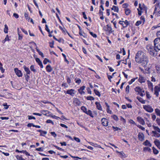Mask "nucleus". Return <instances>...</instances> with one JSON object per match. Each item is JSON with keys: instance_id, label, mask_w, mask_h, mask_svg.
<instances>
[{"instance_id": "32", "label": "nucleus", "mask_w": 160, "mask_h": 160, "mask_svg": "<svg viewBox=\"0 0 160 160\" xmlns=\"http://www.w3.org/2000/svg\"><path fill=\"white\" fill-rule=\"evenodd\" d=\"M23 68L27 75L30 74L31 72L28 68H27L26 66H23Z\"/></svg>"}, {"instance_id": "55", "label": "nucleus", "mask_w": 160, "mask_h": 160, "mask_svg": "<svg viewBox=\"0 0 160 160\" xmlns=\"http://www.w3.org/2000/svg\"><path fill=\"white\" fill-rule=\"evenodd\" d=\"M120 120L123 122V124H125L126 123L125 119L122 116H120Z\"/></svg>"}, {"instance_id": "34", "label": "nucleus", "mask_w": 160, "mask_h": 160, "mask_svg": "<svg viewBox=\"0 0 160 160\" xmlns=\"http://www.w3.org/2000/svg\"><path fill=\"white\" fill-rule=\"evenodd\" d=\"M154 110L156 115L160 117V110L158 108H156Z\"/></svg>"}, {"instance_id": "19", "label": "nucleus", "mask_w": 160, "mask_h": 160, "mask_svg": "<svg viewBox=\"0 0 160 160\" xmlns=\"http://www.w3.org/2000/svg\"><path fill=\"white\" fill-rule=\"evenodd\" d=\"M152 133L153 134V135H152V136L157 138L160 137V134L159 133L156 132V131H152Z\"/></svg>"}, {"instance_id": "22", "label": "nucleus", "mask_w": 160, "mask_h": 160, "mask_svg": "<svg viewBox=\"0 0 160 160\" xmlns=\"http://www.w3.org/2000/svg\"><path fill=\"white\" fill-rule=\"evenodd\" d=\"M154 142L155 144V145L159 149H160V141L157 139H156Z\"/></svg>"}, {"instance_id": "5", "label": "nucleus", "mask_w": 160, "mask_h": 160, "mask_svg": "<svg viewBox=\"0 0 160 160\" xmlns=\"http://www.w3.org/2000/svg\"><path fill=\"white\" fill-rule=\"evenodd\" d=\"M154 46L155 48L160 50V39L156 38L154 40Z\"/></svg>"}, {"instance_id": "1", "label": "nucleus", "mask_w": 160, "mask_h": 160, "mask_svg": "<svg viewBox=\"0 0 160 160\" xmlns=\"http://www.w3.org/2000/svg\"><path fill=\"white\" fill-rule=\"evenodd\" d=\"M136 62L141 64L143 67H146L149 62V58L146 54L141 50L138 51L135 58Z\"/></svg>"}, {"instance_id": "54", "label": "nucleus", "mask_w": 160, "mask_h": 160, "mask_svg": "<svg viewBox=\"0 0 160 160\" xmlns=\"http://www.w3.org/2000/svg\"><path fill=\"white\" fill-rule=\"evenodd\" d=\"M128 6V4L127 3H125L122 4V7L125 9L127 8Z\"/></svg>"}, {"instance_id": "6", "label": "nucleus", "mask_w": 160, "mask_h": 160, "mask_svg": "<svg viewBox=\"0 0 160 160\" xmlns=\"http://www.w3.org/2000/svg\"><path fill=\"white\" fill-rule=\"evenodd\" d=\"M155 8H154V11L153 13V14H155V16L156 17H158L160 16V10L157 12L158 9L160 8L159 3H156L155 5Z\"/></svg>"}, {"instance_id": "9", "label": "nucleus", "mask_w": 160, "mask_h": 160, "mask_svg": "<svg viewBox=\"0 0 160 160\" xmlns=\"http://www.w3.org/2000/svg\"><path fill=\"white\" fill-rule=\"evenodd\" d=\"M101 124L103 126L107 127L108 126L109 123L108 120L105 118H102L101 120Z\"/></svg>"}, {"instance_id": "41", "label": "nucleus", "mask_w": 160, "mask_h": 160, "mask_svg": "<svg viewBox=\"0 0 160 160\" xmlns=\"http://www.w3.org/2000/svg\"><path fill=\"white\" fill-rule=\"evenodd\" d=\"M91 71H92L94 72L93 74L96 78L98 79H99L100 78V77L94 71L91 69Z\"/></svg>"}, {"instance_id": "26", "label": "nucleus", "mask_w": 160, "mask_h": 160, "mask_svg": "<svg viewBox=\"0 0 160 160\" xmlns=\"http://www.w3.org/2000/svg\"><path fill=\"white\" fill-rule=\"evenodd\" d=\"M15 151L17 152H20V153H25L26 155L30 156V154L27 152L26 151L22 150L19 151L17 149Z\"/></svg>"}, {"instance_id": "24", "label": "nucleus", "mask_w": 160, "mask_h": 160, "mask_svg": "<svg viewBox=\"0 0 160 160\" xmlns=\"http://www.w3.org/2000/svg\"><path fill=\"white\" fill-rule=\"evenodd\" d=\"M111 10L117 12H118L119 11L118 7L114 5L112 6V7L111 8Z\"/></svg>"}, {"instance_id": "46", "label": "nucleus", "mask_w": 160, "mask_h": 160, "mask_svg": "<svg viewBox=\"0 0 160 160\" xmlns=\"http://www.w3.org/2000/svg\"><path fill=\"white\" fill-rule=\"evenodd\" d=\"M116 72H114L112 73V75H108V78L110 82H111V79L112 78L113 76L116 73Z\"/></svg>"}, {"instance_id": "8", "label": "nucleus", "mask_w": 160, "mask_h": 160, "mask_svg": "<svg viewBox=\"0 0 160 160\" xmlns=\"http://www.w3.org/2000/svg\"><path fill=\"white\" fill-rule=\"evenodd\" d=\"M153 91H154V94L156 97H158L159 95V92H160V84L155 86Z\"/></svg>"}, {"instance_id": "14", "label": "nucleus", "mask_w": 160, "mask_h": 160, "mask_svg": "<svg viewBox=\"0 0 160 160\" xmlns=\"http://www.w3.org/2000/svg\"><path fill=\"white\" fill-rule=\"evenodd\" d=\"M14 71L16 75L18 77H21L22 76V72L20 70H18V68H15Z\"/></svg>"}, {"instance_id": "2", "label": "nucleus", "mask_w": 160, "mask_h": 160, "mask_svg": "<svg viewBox=\"0 0 160 160\" xmlns=\"http://www.w3.org/2000/svg\"><path fill=\"white\" fill-rule=\"evenodd\" d=\"M146 49L150 55L152 56L155 57L157 55V51L152 44H148L146 46Z\"/></svg>"}, {"instance_id": "4", "label": "nucleus", "mask_w": 160, "mask_h": 160, "mask_svg": "<svg viewBox=\"0 0 160 160\" xmlns=\"http://www.w3.org/2000/svg\"><path fill=\"white\" fill-rule=\"evenodd\" d=\"M135 91L136 92H137V94L139 95L141 97H143L145 95V90L143 88H141L139 86L136 87L135 88Z\"/></svg>"}, {"instance_id": "37", "label": "nucleus", "mask_w": 160, "mask_h": 160, "mask_svg": "<svg viewBox=\"0 0 160 160\" xmlns=\"http://www.w3.org/2000/svg\"><path fill=\"white\" fill-rule=\"evenodd\" d=\"M38 132H41V134H40V135L41 136H44V135H43L42 133H44V134H46L47 133V132L46 131H42L41 130H40V129H39V130H37V131Z\"/></svg>"}, {"instance_id": "21", "label": "nucleus", "mask_w": 160, "mask_h": 160, "mask_svg": "<svg viewBox=\"0 0 160 160\" xmlns=\"http://www.w3.org/2000/svg\"><path fill=\"white\" fill-rule=\"evenodd\" d=\"M36 62L38 63L41 68H43L42 63L40 60L38 58H36L35 59Z\"/></svg>"}, {"instance_id": "59", "label": "nucleus", "mask_w": 160, "mask_h": 160, "mask_svg": "<svg viewBox=\"0 0 160 160\" xmlns=\"http://www.w3.org/2000/svg\"><path fill=\"white\" fill-rule=\"evenodd\" d=\"M62 55L64 58V59L65 62H66L68 64L69 63V61L67 59L66 55L63 53H62Z\"/></svg>"}, {"instance_id": "16", "label": "nucleus", "mask_w": 160, "mask_h": 160, "mask_svg": "<svg viewBox=\"0 0 160 160\" xmlns=\"http://www.w3.org/2000/svg\"><path fill=\"white\" fill-rule=\"evenodd\" d=\"M142 144L146 146L151 147L152 144L148 140H146L145 141L142 143Z\"/></svg>"}, {"instance_id": "12", "label": "nucleus", "mask_w": 160, "mask_h": 160, "mask_svg": "<svg viewBox=\"0 0 160 160\" xmlns=\"http://www.w3.org/2000/svg\"><path fill=\"white\" fill-rule=\"evenodd\" d=\"M137 121L142 125L145 124V122L144 119L141 117L138 116L137 118Z\"/></svg>"}, {"instance_id": "3", "label": "nucleus", "mask_w": 160, "mask_h": 160, "mask_svg": "<svg viewBox=\"0 0 160 160\" xmlns=\"http://www.w3.org/2000/svg\"><path fill=\"white\" fill-rule=\"evenodd\" d=\"M103 30L105 32L106 34L109 35L113 32L114 30H113L111 24H108L105 26L103 28Z\"/></svg>"}, {"instance_id": "33", "label": "nucleus", "mask_w": 160, "mask_h": 160, "mask_svg": "<svg viewBox=\"0 0 160 160\" xmlns=\"http://www.w3.org/2000/svg\"><path fill=\"white\" fill-rule=\"evenodd\" d=\"M152 127L153 129L155 130V131H156V132L160 133V129L158 126L153 125Z\"/></svg>"}, {"instance_id": "27", "label": "nucleus", "mask_w": 160, "mask_h": 160, "mask_svg": "<svg viewBox=\"0 0 160 160\" xmlns=\"http://www.w3.org/2000/svg\"><path fill=\"white\" fill-rule=\"evenodd\" d=\"M117 152L119 153V155H120V157L121 158H125L127 157L126 154H125L123 151H117Z\"/></svg>"}, {"instance_id": "43", "label": "nucleus", "mask_w": 160, "mask_h": 160, "mask_svg": "<svg viewBox=\"0 0 160 160\" xmlns=\"http://www.w3.org/2000/svg\"><path fill=\"white\" fill-rule=\"evenodd\" d=\"M160 27V22L157 25L153 26L151 28L152 30H154L155 29L157 28H158Z\"/></svg>"}, {"instance_id": "15", "label": "nucleus", "mask_w": 160, "mask_h": 160, "mask_svg": "<svg viewBox=\"0 0 160 160\" xmlns=\"http://www.w3.org/2000/svg\"><path fill=\"white\" fill-rule=\"evenodd\" d=\"M138 80L139 82L141 83L145 82L146 81L144 78L141 75H139V77Z\"/></svg>"}, {"instance_id": "56", "label": "nucleus", "mask_w": 160, "mask_h": 160, "mask_svg": "<svg viewBox=\"0 0 160 160\" xmlns=\"http://www.w3.org/2000/svg\"><path fill=\"white\" fill-rule=\"evenodd\" d=\"M146 119H147V125L148 126V127H151L152 126V124L149 121V120H148L147 119V118H146Z\"/></svg>"}, {"instance_id": "50", "label": "nucleus", "mask_w": 160, "mask_h": 160, "mask_svg": "<svg viewBox=\"0 0 160 160\" xmlns=\"http://www.w3.org/2000/svg\"><path fill=\"white\" fill-rule=\"evenodd\" d=\"M47 62H51L47 58H45L43 61L44 64H46Z\"/></svg>"}, {"instance_id": "28", "label": "nucleus", "mask_w": 160, "mask_h": 160, "mask_svg": "<svg viewBox=\"0 0 160 160\" xmlns=\"http://www.w3.org/2000/svg\"><path fill=\"white\" fill-rule=\"evenodd\" d=\"M136 98L138 100V101L142 104L145 103V100H143L142 98L140 97L137 96Z\"/></svg>"}, {"instance_id": "20", "label": "nucleus", "mask_w": 160, "mask_h": 160, "mask_svg": "<svg viewBox=\"0 0 160 160\" xmlns=\"http://www.w3.org/2000/svg\"><path fill=\"white\" fill-rule=\"evenodd\" d=\"M81 109L84 112L90 115V110H89L88 112H87V108L84 106L82 107Z\"/></svg>"}, {"instance_id": "17", "label": "nucleus", "mask_w": 160, "mask_h": 160, "mask_svg": "<svg viewBox=\"0 0 160 160\" xmlns=\"http://www.w3.org/2000/svg\"><path fill=\"white\" fill-rule=\"evenodd\" d=\"M73 102L74 104L76 106H79L81 103L80 100L77 98L73 99Z\"/></svg>"}, {"instance_id": "44", "label": "nucleus", "mask_w": 160, "mask_h": 160, "mask_svg": "<svg viewBox=\"0 0 160 160\" xmlns=\"http://www.w3.org/2000/svg\"><path fill=\"white\" fill-rule=\"evenodd\" d=\"M112 118L116 121H118V116L116 115H113L111 116Z\"/></svg>"}, {"instance_id": "62", "label": "nucleus", "mask_w": 160, "mask_h": 160, "mask_svg": "<svg viewBox=\"0 0 160 160\" xmlns=\"http://www.w3.org/2000/svg\"><path fill=\"white\" fill-rule=\"evenodd\" d=\"M91 35L94 38H96L97 37V36L96 34L93 33L92 32H91Z\"/></svg>"}, {"instance_id": "36", "label": "nucleus", "mask_w": 160, "mask_h": 160, "mask_svg": "<svg viewBox=\"0 0 160 160\" xmlns=\"http://www.w3.org/2000/svg\"><path fill=\"white\" fill-rule=\"evenodd\" d=\"M138 79V77H137L136 78H133L131 80L129 81L128 82V83L129 85L132 84L133 82L135 81Z\"/></svg>"}, {"instance_id": "61", "label": "nucleus", "mask_w": 160, "mask_h": 160, "mask_svg": "<svg viewBox=\"0 0 160 160\" xmlns=\"http://www.w3.org/2000/svg\"><path fill=\"white\" fill-rule=\"evenodd\" d=\"M24 16L26 19L29 21L30 19V18L28 16V14L27 13H25L24 14Z\"/></svg>"}, {"instance_id": "45", "label": "nucleus", "mask_w": 160, "mask_h": 160, "mask_svg": "<svg viewBox=\"0 0 160 160\" xmlns=\"http://www.w3.org/2000/svg\"><path fill=\"white\" fill-rule=\"evenodd\" d=\"M8 26L6 24H5L4 25V31L6 33H7L8 32Z\"/></svg>"}, {"instance_id": "29", "label": "nucleus", "mask_w": 160, "mask_h": 160, "mask_svg": "<svg viewBox=\"0 0 160 160\" xmlns=\"http://www.w3.org/2000/svg\"><path fill=\"white\" fill-rule=\"evenodd\" d=\"M124 10L125 14L127 16L129 15L131 13V11L129 8L125 9Z\"/></svg>"}, {"instance_id": "11", "label": "nucleus", "mask_w": 160, "mask_h": 160, "mask_svg": "<svg viewBox=\"0 0 160 160\" xmlns=\"http://www.w3.org/2000/svg\"><path fill=\"white\" fill-rule=\"evenodd\" d=\"M148 88L152 92L153 91V85L152 83L150 81H147Z\"/></svg>"}, {"instance_id": "25", "label": "nucleus", "mask_w": 160, "mask_h": 160, "mask_svg": "<svg viewBox=\"0 0 160 160\" xmlns=\"http://www.w3.org/2000/svg\"><path fill=\"white\" fill-rule=\"evenodd\" d=\"M95 103L96 105L97 108L99 110H102V108L100 102H96Z\"/></svg>"}, {"instance_id": "49", "label": "nucleus", "mask_w": 160, "mask_h": 160, "mask_svg": "<svg viewBox=\"0 0 160 160\" xmlns=\"http://www.w3.org/2000/svg\"><path fill=\"white\" fill-rule=\"evenodd\" d=\"M147 98L148 99H150L151 98V96H150L149 94V92H148L146 91V92Z\"/></svg>"}, {"instance_id": "13", "label": "nucleus", "mask_w": 160, "mask_h": 160, "mask_svg": "<svg viewBox=\"0 0 160 160\" xmlns=\"http://www.w3.org/2000/svg\"><path fill=\"white\" fill-rule=\"evenodd\" d=\"M138 140L142 142L144 140V134L142 132H139L138 135Z\"/></svg>"}, {"instance_id": "47", "label": "nucleus", "mask_w": 160, "mask_h": 160, "mask_svg": "<svg viewBox=\"0 0 160 160\" xmlns=\"http://www.w3.org/2000/svg\"><path fill=\"white\" fill-rule=\"evenodd\" d=\"M98 14L99 16H100V18L101 20H103L104 18V17L103 16V13L101 12L100 11V13H98Z\"/></svg>"}, {"instance_id": "48", "label": "nucleus", "mask_w": 160, "mask_h": 160, "mask_svg": "<svg viewBox=\"0 0 160 160\" xmlns=\"http://www.w3.org/2000/svg\"><path fill=\"white\" fill-rule=\"evenodd\" d=\"M129 89H130V87L129 85H128L127 86V87L125 89V92L126 93L128 94L129 92Z\"/></svg>"}, {"instance_id": "57", "label": "nucleus", "mask_w": 160, "mask_h": 160, "mask_svg": "<svg viewBox=\"0 0 160 160\" xmlns=\"http://www.w3.org/2000/svg\"><path fill=\"white\" fill-rule=\"evenodd\" d=\"M42 102L43 103H45V104H47V103H50L53 106H54V104H52V102H49V101H46V100H43L42 101Z\"/></svg>"}, {"instance_id": "39", "label": "nucleus", "mask_w": 160, "mask_h": 160, "mask_svg": "<svg viewBox=\"0 0 160 160\" xmlns=\"http://www.w3.org/2000/svg\"><path fill=\"white\" fill-rule=\"evenodd\" d=\"M112 128L114 132H116L118 130H121V129L120 128L118 127H115L114 126H112Z\"/></svg>"}, {"instance_id": "58", "label": "nucleus", "mask_w": 160, "mask_h": 160, "mask_svg": "<svg viewBox=\"0 0 160 160\" xmlns=\"http://www.w3.org/2000/svg\"><path fill=\"white\" fill-rule=\"evenodd\" d=\"M142 21H138L135 23V25L137 26H138L139 25L141 24Z\"/></svg>"}, {"instance_id": "38", "label": "nucleus", "mask_w": 160, "mask_h": 160, "mask_svg": "<svg viewBox=\"0 0 160 160\" xmlns=\"http://www.w3.org/2000/svg\"><path fill=\"white\" fill-rule=\"evenodd\" d=\"M94 92L95 94L98 97H100L101 96V94L100 92L98 90H96L95 89H94Z\"/></svg>"}, {"instance_id": "63", "label": "nucleus", "mask_w": 160, "mask_h": 160, "mask_svg": "<svg viewBox=\"0 0 160 160\" xmlns=\"http://www.w3.org/2000/svg\"><path fill=\"white\" fill-rule=\"evenodd\" d=\"M156 122L160 126V118H157L156 120Z\"/></svg>"}, {"instance_id": "7", "label": "nucleus", "mask_w": 160, "mask_h": 160, "mask_svg": "<svg viewBox=\"0 0 160 160\" xmlns=\"http://www.w3.org/2000/svg\"><path fill=\"white\" fill-rule=\"evenodd\" d=\"M130 21H128L127 20L125 21H119L118 22L119 24L121 25L123 28H126L129 25Z\"/></svg>"}, {"instance_id": "40", "label": "nucleus", "mask_w": 160, "mask_h": 160, "mask_svg": "<svg viewBox=\"0 0 160 160\" xmlns=\"http://www.w3.org/2000/svg\"><path fill=\"white\" fill-rule=\"evenodd\" d=\"M104 10V8L103 7V5H101L99 7V12L100 13V11L102 13H103V11Z\"/></svg>"}, {"instance_id": "35", "label": "nucleus", "mask_w": 160, "mask_h": 160, "mask_svg": "<svg viewBox=\"0 0 160 160\" xmlns=\"http://www.w3.org/2000/svg\"><path fill=\"white\" fill-rule=\"evenodd\" d=\"M153 152L154 154L157 155L159 153V151L154 147H152Z\"/></svg>"}, {"instance_id": "51", "label": "nucleus", "mask_w": 160, "mask_h": 160, "mask_svg": "<svg viewBox=\"0 0 160 160\" xmlns=\"http://www.w3.org/2000/svg\"><path fill=\"white\" fill-rule=\"evenodd\" d=\"M129 123L132 124H133L134 125H137L135 123V122L132 119H130L129 121Z\"/></svg>"}, {"instance_id": "10", "label": "nucleus", "mask_w": 160, "mask_h": 160, "mask_svg": "<svg viewBox=\"0 0 160 160\" xmlns=\"http://www.w3.org/2000/svg\"><path fill=\"white\" fill-rule=\"evenodd\" d=\"M143 108L146 111L149 112H152L153 111V109L152 107L148 105H143Z\"/></svg>"}, {"instance_id": "23", "label": "nucleus", "mask_w": 160, "mask_h": 160, "mask_svg": "<svg viewBox=\"0 0 160 160\" xmlns=\"http://www.w3.org/2000/svg\"><path fill=\"white\" fill-rule=\"evenodd\" d=\"M74 91V90L73 89L68 90L67 91V93L73 96L75 94L73 92Z\"/></svg>"}, {"instance_id": "64", "label": "nucleus", "mask_w": 160, "mask_h": 160, "mask_svg": "<svg viewBox=\"0 0 160 160\" xmlns=\"http://www.w3.org/2000/svg\"><path fill=\"white\" fill-rule=\"evenodd\" d=\"M157 35L158 37L157 38L160 39V30L157 32Z\"/></svg>"}, {"instance_id": "18", "label": "nucleus", "mask_w": 160, "mask_h": 160, "mask_svg": "<svg viewBox=\"0 0 160 160\" xmlns=\"http://www.w3.org/2000/svg\"><path fill=\"white\" fill-rule=\"evenodd\" d=\"M105 104L106 105V107H107L106 108V111L108 113H109L110 114H112V112L111 110H110V106L108 104V103L105 102Z\"/></svg>"}, {"instance_id": "60", "label": "nucleus", "mask_w": 160, "mask_h": 160, "mask_svg": "<svg viewBox=\"0 0 160 160\" xmlns=\"http://www.w3.org/2000/svg\"><path fill=\"white\" fill-rule=\"evenodd\" d=\"M137 10L138 11V14L139 16L141 15L142 12V10H140L139 8H137Z\"/></svg>"}, {"instance_id": "31", "label": "nucleus", "mask_w": 160, "mask_h": 160, "mask_svg": "<svg viewBox=\"0 0 160 160\" xmlns=\"http://www.w3.org/2000/svg\"><path fill=\"white\" fill-rule=\"evenodd\" d=\"M46 71L48 72H51L52 70V68L50 65H48L46 68Z\"/></svg>"}, {"instance_id": "42", "label": "nucleus", "mask_w": 160, "mask_h": 160, "mask_svg": "<svg viewBox=\"0 0 160 160\" xmlns=\"http://www.w3.org/2000/svg\"><path fill=\"white\" fill-rule=\"evenodd\" d=\"M160 27V22L157 25L153 26L151 28L152 30H154L155 29L157 28H158Z\"/></svg>"}, {"instance_id": "52", "label": "nucleus", "mask_w": 160, "mask_h": 160, "mask_svg": "<svg viewBox=\"0 0 160 160\" xmlns=\"http://www.w3.org/2000/svg\"><path fill=\"white\" fill-rule=\"evenodd\" d=\"M30 68L31 70L34 72H36V70L34 68V67L33 65H31Z\"/></svg>"}, {"instance_id": "53", "label": "nucleus", "mask_w": 160, "mask_h": 160, "mask_svg": "<svg viewBox=\"0 0 160 160\" xmlns=\"http://www.w3.org/2000/svg\"><path fill=\"white\" fill-rule=\"evenodd\" d=\"M136 126L138 127L140 129H141L142 130L144 131L145 130V128L142 126L138 124L136 125Z\"/></svg>"}, {"instance_id": "30", "label": "nucleus", "mask_w": 160, "mask_h": 160, "mask_svg": "<svg viewBox=\"0 0 160 160\" xmlns=\"http://www.w3.org/2000/svg\"><path fill=\"white\" fill-rule=\"evenodd\" d=\"M143 151L144 152H146L148 151V152L151 153L152 152L151 149L148 147H145L143 148Z\"/></svg>"}]
</instances>
